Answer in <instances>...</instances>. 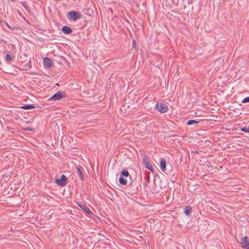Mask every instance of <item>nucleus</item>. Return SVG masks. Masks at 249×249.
<instances>
[{"mask_svg": "<svg viewBox=\"0 0 249 249\" xmlns=\"http://www.w3.org/2000/svg\"><path fill=\"white\" fill-rule=\"evenodd\" d=\"M12 1H14L15 0H11Z\"/></svg>", "mask_w": 249, "mask_h": 249, "instance_id": "obj_25", "label": "nucleus"}, {"mask_svg": "<svg viewBox=\"0 0 249 249\" xmlns=\"http://www.w3.org/2000/svg\"><path fill=\"white\" fill-rule=\"evenodd\" d=\"M247 132H249V126L247 127Z\"/></svg>", "mask_w": 249, "mask_h": 249, "instance_id": "obj_23", "label": "nucleus"}, {"mask_svg": "<svg viewBox=\"0 0 249 249\" xmlns=\"http://www.w3.org/2000/svg\"><path fill=\"white\" fill-rule=\"evenodd\" d=\"M160 168L162 171H164L166 169V160L164 159H160Z\"/></svg>", "mask_w": 249, "mask_h": 249, "instance_id": "obj_10", "label": "nucleus"}, {"mask_svg": "<svg viewBox=\"0 0 249 249\" xmlns=\"http://www.w3.org/2000/svg\"><path fill=\"white\" fill-rule=\"evenodd\" d=\"M67 181L68 178L64 175H61L60 178H56L55 179L56 183L61 187L65 186L67 183Z\"/></svg>", "mask_w": 249, "mask_h": 249, "instance_id": "obj_4", "label": "nucleus"}, {"mask_svg": "<svg viewBox=\"0 0 249 249\" xmlns=\"http://www.w3.org/2000/svg\"><path fill=\"white\" fill-rule=\"evenodd\" d=\"M242 103H249V96L244 98L242 101Z\"/></svg>", "mask_w": 249, "mask_h": 249, "instance_id": "obj_19", "label": "nucleus"}, {"mask_svg": "<svg viewBox=\"0 0 249 249\" xmlns=\"http://www.w3.org/2000/svg\"><path fill=\"white\" fill-rule=\"evenodd\" d=\"M241 130L242 131L247 132V127H241Z\"/></svg>", "mask_w": 249, "mask_h": 249, "instance_id": "obj_21", "label": "nucleus"}, {"mask_svg": "<svg viewBox=\"0 0 249 249\" xmlns=\"http://www.w3.org/2000/svg\"><path fill=\"white\" fill-rule=\"evenodd\" d=\"M132 43H133V45L134 46H135V43H136L135 41V40H133V41H132Z\"/></svg>", "mask_w": 249, "mask_h": 249, "instance_id": "obj_22", "label": "nucleus"}, {"mask_svg": "<svg viewBox=\"0 0 249 249\" xmlns=\"http://www.w3.org/2000/svg\"><path fill=\"white\" fill-rule=\"evenodd\" d=\"M6 25L9 28H11V27L8 24L6 23Z\"/></svg>", "mask_w": 249, "mask_h": 249, "instance_id": "obj_24", "label": "nucleus"}, {"mask_svg": "<svg viewBox=\"0 0 249 249\" xmlns=\"http://www.w3.org/2000/svg\"><path fill=\"white\" fill-rule=\"evenodd\" d=\"M121 177H127L129 176V173L126 170H123L121 172Z\"/></svg>", "mask_w": 249, "mask_h": 249, "instance_id": "obj_16", "label": "nucleus"}, {"mask_svg": "<svg viewBox=\"0 0 249 249\" xmlns=\"http://www.w3.org/2000/svg\"><path fill=\"white\" fill-rule=\"evenodd\" d=\"M142 162L146 169H148L152 172H153V168L152 165L149 163V159L148 157L144 156L142 159Z\"/></svg>", "mask_w": 249, "mask_h": 249, "instance_id": "obj_5", "label": "nucleus"}, {"mask_svg": "<svg viewBox=\"0 0 249 249\" xmlns=\"http://www.w3.org/2000/svg\"><path fill=\"white\" fill-rule=\"evenodd\" d=\"M240 244L241 247L244 249H249V237L245 236L243 238Z\"/></svg>", "mask_w": 249, "mask_h": 249, "instance_id": "obj_6", "label": "nucleus"}, {"mask_svg": "<svg viewBox=\"0 0 249 249\" xmlns=\"http://www.w3.org/2000/svg\"><path fill=\"white\" fill-rule=\"evenodd\" d=\"M78 206L80 207L81 209H82L83 211H85L87 213L90 214L92 213L91 211L90 210V209L88 208L84 204H78Z\"/></svg>", "mask_w": 249, "mask_h": 249, "instance_id": "obj_11", "label": "nucleus"}, {"mask_svg": "<svg viewBox=\"0 0 249 249\" xmlns=\"http://www.w3.org/2000/svg\"><path fill=\"white\" fill-rule=\"evenodd\" d=\"M66 95V94L64 91H58L56 93H55L51 97H50L48 101H57L62 99L63 97H65Z\"/></svg>", "mask_w": 249, "mask_h": 249, "instance_id": "obj_3", "label": "nucleus"}, {"mask_svg": "<svg viewBox=\"0 0 249 249\" xmlns=\"http://www.w3.org/2000/svg\"><path fill=\"white\" fill-rule=\"evenodd\" d=\"M6 59L8 61H11L13 59V57L10 54L7 53L6 54Z\"/></svg>", "mask_w": 249, "mask_h": 249, "instance_id": "obj_18", "label": "nucleus"}, {"mask_svg": "<svg viewBox=\"0 0 249 249\" xmlns=\"http://www.w3.org/2000/svg\"><path fill=\"white\" fill-rule=\"evenodd\" d=\"M21 4L26 9L28 8V5L25 1L21 2Z\"/></svg>", "mask_w": 249, "mask_h": 249, "instance_id": "obj_20", "label": "nucleus"}, {"mask_svg": "<svg viewBox=\"0 0 249 249\" xmlns=\"http://www.w3.org/2000/svg\"><path fill=\"white\" fill-rule=\"evenodd\" d=\"M44 67L47 68L50 67L52 65V62L50 58L45 57L44 58Z\"/></svg>", "mask_w": 249, "mask_h": 249, "instance_id": "obj_8", "label": "nucleus"}, {"mask_svg": "<svg viewBox=\"0 0 249 249\" xmlns=\"http://www.w3.org/2000/svg\"><path fill=\"white\" fill-rule=\"evenodd\" d=\"M155 109L161 113L166 112L169 109L168 106L166 104L157 103L155 105Z\"/></svg>", "mask_w": 249, "mask_h": 249, "instance_id": "obj_2", "label": "nucleus"}, {"mask_svg": "<svg viewBox=\"0 0 249 249\" xmlns=\"http://www.w3.org/2000/svg\"><path fill=\"white\" fill-rule=\"evenodd\" d=\"M198 123H199V122L197 121H196V120H189L187 122V124L188 125H192V124L196 125V124H198Z\"/></svg>", "mask_w": 249, "mask_h": 249, "instance_id": "obj_14", "label": "nucleus"}, {"mask_svg": "<svg viewBox=\"0 0 249 249\" xmlns=\"http://www.w3.org/2000/svg\"><path fill=\"white\" fill-rule=\"evenodd\" d=\"M67 17L69 19L75 21L81 18V14L78 12L71 11L68 13Z\"/></svg>", "mask_w": 249, "mask_h": 249, "instance_id": "obj_1", "label": "nucleus"}, {"mask_svg": "<svg viewBox=\"0 0 249 249\" xmlns=\"http://www.w3.org/2000/svg\"><path fill=\"white\" fill-rule=\"evenodd\" d=\"M119 181L121 184H122V185H126V184L127 180L126 179L124 178L123 177H121L119 178Z\"/></svg>", "mask_w": 249, "mask_h": 249, "instance_id": "obj_15", "label": "nucleus"}, {"mask_svg": "<svg viewBox=\"0 0 249 249\" xmlns=\"http://www.w3.org/2000/svg\"><path fill=\"white\" fill-rule=\"evenodd\" d=\"M192 212V208L191 206H186L184 209V213L187 215H189Z\"/></svg>", "mask_w": 249, "mask_h": 249, "instance_id": "obj_12", "label": "nucleus"}, {"mask_svg": "<svg viewBox=\"0 0 249 249\" xmlns=\"http://www.w3.org/2000/svg\"><path fill=\"white\" fill-rule=\"evenodd\" d=\"M62 31L65 34H70L72 32V29L67 26H64Z\"/></svg>", "mask_w": 249, "mask_h": 249, "instance_id": "obj_9", "label": "nucleus"}, {"mask_svg": "<svg viewBox=\"0 0 249 249\" xmlns=\"http://www.w3.org/2000/svg\"><path fill=\"white\" fill-rule=\"evenodd\" d=\"M20 108L27 110V109H31L35 108V107L32 105H27L23 106H21L19 107Z\"/></svg>", "mask_w": 249, "mask_h": 249, "instance_id": "obj_13", "label": "nucleus"}, {"mask_svg": "<svg viewBox=\"0 0 249 249\" xmlns=\"http://www.w3.org/2000/svg\"><path fill=\"white\" fill-rule=\"evenodd\" d=\"M24 67L25 69H29L32 67L31 61L29 60L26 64L24 65Z\"/></svg>", "mask_w": 249, "mask_h": 249, "instance_id": "obj_17", "label": "nucleus"}, {"mask_svg": "<svg viewBox=\"0 0 249 249\" xmlns=\"http://www.w3.org/2000/svg\"><path fill=\"white\" fill-rule=\"evenodd\" d=\"M76 174L79 177L81 180H84V176H83V171L84 169L80 165L76 166Z\"/></svg>", "mask_w": 249, "mask_h": 249, "instance_id": "obj_7", "label": "nucleus"}]
</instances>
